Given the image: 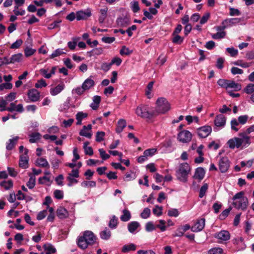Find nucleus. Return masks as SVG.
I'll return each mask as SVG.
<instances>
[{
    "label": "nucleus",
    "instance_id": "nucleus-1",
    "mask_svg": "<svg viewBox=\"0 0 254 254\" xmlns=\"http://www.w3.org/2000/svg\"><path fill=\"white\" fill-rule=\"evenodd\" d=\"M238 137H235L229 139L227 144L230 148H235L242 150L248 147L251 142L250 136L247 135L246 133H239Z\"/></svg>",
    "mask_w": 254,
    "mask_h": 254
},
{
    "label": "nucleus",
    "instance_id": "nucleus-2",
    "mask_svg": "<svg viewBox=\"0 0 254 254\" xmlns=\"http://www.w3.org/2000/svg\"><path fill=\"white\" fill-rule=\"evenodd\" d=\"M96 239V236L92 232L85 231L83 236L78 237L77 244L80 249L84 250L87 248L89 245L94 244Z\"/></svg>",
    "mask_w": 254,
    "mask_h": 254
},
{
    "label": "nucleus",
    "instance_id": "nucleus-3",
    "mask_svg": "<svg viewBox=\"0 0 254 254\" xmlns=\"http://www.w3.org/2000/svg\"><path fill=\"white\" fill-rule=\"evenodd\" d=\"M232 204L237 209L245 210L249 204L248 199L244 196V192L240 191L237 193L233 197Z\"/></svg>",
    "mask_w": 254,
    "mask_h": 254
},
{
    "label": "nucleus",
    "instance_id": "nucleus-4",
    "mask_svg": "<svg viewBox=\"0 0 254 254\" xmlns=\"http://www.w3.org/2000/svg\"><path fill=\"white\" fill-rule=\"evenodd\" d=\"M190 171V168L187 163H183L180 165L176 171L177 179L181 182L186 183L188 181V175Z\"/></svg>",
    "mask_w": 254,
    "mask_h": 254
},
{
    "label": "nucleus",
    "instance_id": "nucleus-5",
    "mask_svg": "<svg viewBox=\"0 0 254 254\" xmlns=\"http://www.w3.org/2000/svg\"><path fill=\"white\" fill-rule=\"evenodd\" d=\"M155 112L158 114H165L170 109V105L164 98H159L156 102Z\"/></svg>",
    "mask_w": 254,
    "mask_h": 254
},
{
    "label": "nucleus",
    "instance_id": "nucleus-6",
    "mask_svg": "<svg viewBox=\"0 0 254 254\" xmlns=\"http://www.w3.org/2000/svg\"><path fill=\"white\" fill-rule=\"evenodd\" d=\"M135 114L137 116L144 119H149L155 114L154 112H149L148 107L145 105H140L137 106L135 110Z\"/></svg>",
    "mask_w": 254,
    "mask_h": 254
},
{
    "label": "nucleus",
    "instance_id": "nucleus-7",
    "mask_svg": "<svg viewBox=\"0 0 254 254\" xmlns=\"http://www.w3.org/2000/svg\"><path fill=\"white\" fill-rule=\"evenodd\" d=\"M177 138L179 141L187 143L191 140L192 135L189 131L184 130L178 133Z\"/></svg>",
    "mask_w": 254,
    "mask_h": 254
},
{
    "label": "nucleus",
    "instance_id": "nucleus-8",
    "mask_svg": "<svg viewBox=\"0 0 254 254\" xmlns=\"http://www.w3.org/2000/svg\"><path fill=\"white\" fill-rule=\"evenodd\" d=\"M205 224V220L204 218L198 219L191 227V230L193 232H200L204 228Z\"/></svg>",
    "mask_w": 254,
    "mask_h": 254
},
{
    "label": "nucleus",
    "instance_id": "nucleus-9",
    "mask_svg": "<svg viewBox=\"0 0 254 254\" xmlns=\"http://www.w3.org/2000/svg\"><path fill=\"white\" fill-rule=\"evenodd\" d=\"M230 167V162L226 157L221 158L219 162V169L221 173L226 172Z\"/></svg>",
    "mask_w": 254,
    "mask_h": 254
},
{
    "label": "nucleus",
    "instance_id": "nucleus-10",
    "mask_svg": "<svg viewBox=\"0 0 254 254\" xmlns=\"http://www.w3.org/2000/svg\"><path fill=\"white\" fill-rule=\"evenodd\" d=\"M27 96L30 102H35L40 99V93L35 89H31L28 90Z\"/></svg>",
    "mask_w": 254,
    "mask_h": 254
},
{
    "label": "nucleus",
    "instance_id": "nucleus-11",
    "mask_svg": "<svg viewBox=\"0 0 254 254\" xmlns=\"http://www.w3.org/2000/svg\"><path fill=\"white\" fill-rule=\"evenodd\" d=\"M212 128L210 126H203L197 129V134L201 138L208 136L211 133Z\"/></svg>",
    "mask_w": 254,
    "mask_h": 254
},
{
    "label": "nucleus",
    "instance_id": "nucleus-12",
    "mask_svg": "<svg viewBox=\"0 0 254 254\" xmlns=\"http://www.w3.org/2000/svg\"><path fill=\"white\" fill-rule=\"evenodd\" d=\"M116 22L118 26L125 27L130 24V20L128 16L125 15L118 17Z\"/></svg>",
    "mask_w": 254,
    "mask_h": 254
},
{
    "label": "nucleus",
    "instance_id": "nucleus-13",
    "mask_svg": "<svg viewBox=\"0 0 254 254\" xmlns=\"http://www.w3.org/2000/svg\"><path fill=\"white\" fill-rule=\"evenodd\" d=\"M91 15V11L89 9L80 10L76 12V18L77 20H85Z\"/></svg>",
    "mask_w": 254,
    "mask_h": 254
},
{
    "label": "nucleus",
    "instance_id": "nucleus-14",
    "mask_svg": "<svg viewBox=\"0 0 254 254\" xmlns=\"http://www.w3.org/2000/svg\"><path fill=\"white\" fill-rule=\"evenodd\" d=\"M226 118L222 115H217L214 120V124L216 127H224L226 124Z\"/></svg>",
    "mask_w": 254,
    "mask_h": 254
},
{
    "label": "nucleus",
    "instance_id": "nucleus-15",
    "mask_svg": "<svg viewBox=\"0 0 254 254\" xmlns=\"http://www.w3.org/2000/svg\"><path fill=\"white\" fill-rule=\"evenodd\" d=\"M92 129V125H88V126H84L83 127V128L80 130L79 132V134L81 136H85L88 138H91L92 136V133L91 132H88V131L91 130Z\"/></svg>",
    "mask_w": 254,
    "mask_h": 254
},
{
    "label": "nucleus",
    "instance_id": "nucleus-16",
    "mask_svg": "<svg viewBox=\"0 0 254 254\" xmlns=\"http://www.w3.org/2000/svg\"><path fill=\"white\" fill-rule=\"evenodd\" d=\"M215 237L219 240L226 241L229 240L230 235L228 231L223 230L216 234Z\"/></svg>",
    "mask_w": 254,
    "mask_h": 254
},
{
    "label": "nucleus",
    "instance_id": "nucleus-17",
    "mask_svg": "<svg viewBox=\"0 0 254 254\" xmlns=\"http://www.w3.org/2000/svg\"><path fill=\"white\" fill-rule=\"evenodd\" d=\"M22 55L20 53L12 55L10 58L6 59L5 64L15 63L19 62L22 60Z\"/></svg>",
    "mask_w": 254,
    "mask_h": 254
},
{
    "label": "nucleus",
    "instance_id": "nucleus-18",
    "mask_svg": "<svg viewBox=\"0 0 254 254\" xmlns=\"http://www.w3.org/2000/svg\"><path fill=\"white\" fill-rule=\"evenodd\" d=\"M28 153V150L25 149L24 154L20 156L19 160V165L20 167L26 168L28 166V159L26 156Z\"/></svg>",
    "mask_w": 254,
    "mask_h": 254
},
{
    "label": "nucleus",
    "instance_id": "nucleus-19",
    "mask_svg": "<svg viewBox=\"0 0 254 254\" xmlns=\"http://www.w3.org/2000/svg\"><path fill=\"white\" fill-rule=\"evenodd\" d=\"M205 171L201 167H198L196 169L193 178L195 179L201 180L204 177Z\"/></svg>",
    "mask_w": 254,
    "mask_h": 254
},
{
    "label": "nucleus",
    "instance_id": "nucleus-20",
    "mask_svg": "<svg viewBox=\"0 0 254 254\" xmlns=\"http://www.w3.org/2000/svg\"><path fill=\"white\" fill-rule=\"evenodd\" d=\"M64 88V83L58 84L54 88H52L50 89V93L53 96H56L59 94Z\"/></svg>",
    "mask_w": 254,
    "mask_h": 254
},
{
    "label": "nucleus",
    "instance_id": "nucleus-21",
    "mask_svg": "<svg viewBox=\"0 0 254 254\" xmlns=\"http://www.w3.org/2000/svg\"><path fill=\"white\" fill-rule=\"evenodd\" d=\"M83 88L86 90H88L95 85L94 80L90 78H87L82 83Z\"/></svg>",
    "mask_w": 254,
    "mask_h": 254
},
{
    "label": "nucleus",
    "instance_id": "nucleus-22",
    "mask_svg": "<svg viewBox=\"0 0 254 254\" xmlns=\"http://www.w3.org/2000/svg\"><path fill=\"white\" fill-rule=\"evenodd\" d=\"M240 20L239 18H229L226 19L222 21V24H226L227 27H230L233 26L234 24H237L239 23Z\"/></svg>",
    "mask_w": 254,
    "mask_h": 254
},
{
    "label": "nucleus",
    "instance_id": "nucleus-23",
    "mask_svg": "<svg viewBox=\"0 0 254 254\" xmlns=\"http://www.w3.org/2000/svg\"><path fill=\"white\" fill-rule=\"evenodd\" d=\"M101 102V97L99 96H94L93 98V102L90 104V107L94 110H96Z\"/></svg>",
    "mask_w": 254,
    "mask_h": 254
},
{
    "label": "nucleus",
    "instance_id": "nucleus-24",
    "mask_svg": "<svg viewBox=\"0 0 254 254\" xmlns=\"http://www.w3.org/2000/svg\"><path fill=\"white\" fill-rule=\"evenodd\" d=\"M18 139V136H15L12 139H9L6 142V149L8 150H11L14 147L15 145L16 144Z\"/></svg>",
    "mask_w": 254,
    "mask_h": 254
},
{
    "label": "nucleus",
    "instance_id": "nucleus-25",
    "mask_svg": "<svg viewBox=\"0 0 254 254\" xmlns=\"http://www.w3.org/2000/svg\"><path fill=\"white\" fill-rule=\"evenodd\" d=\"M100 236L103 240H109L111 236V232L108 228H105L104 230L100 233Z\"/></svg>",
    "mask_w": 254,
    "mask_h": 254
},
{
    "label": "nucleus",
    "instance_id": "nucleus-26",
    "mask_svg": "<svg viewBox=\"0 0 254 254\" xmlns=\"http://www.w3.org/2000/svg\"><path fill=\"white\" fill-rule=\"evenodd\" d=\"M126 121L124 119H120L118 122L117 127L116 131L118 133H121L126 127Z\"/></svg>",
    "mask_w": 254,
    "mask_h": 254
},
{
    "label": "nucleus",
    "instance_id": "nucleus-27",
    "mask_svg": "<svg viewBox=\"0 0 254 254\" xmlns=\"http://www.w3.org/2000/svg\"><path fill=\"white\" fill-rule=\"evenodd\" d=\"M57 216L61 219H63L68 216L67 211L64 207H60L57 211Z\"/></svg>",
    "mask_w": 254,
    "mask_h": 254
},
{
    "label": "nucleus",
    "instance_id": "nucleus-28",
    "mask_svg": "<svg viewBox=\"0 0 254 254\" xmlns=\"http://www.w3.org/2000/svg\"><path fill=\"white\" fill-rule=\"evenodd\" d=\"M139 226V223L136 221L129 222L127 225L128 230L130 233H133Z\"/></svg>",
    "mask_w": 254,
    "mask_h": 254
},
{
    "label": "nucleus",
    "instance_id": "nucleus-29",
    "mask_svg": "<svg viewBox=\"0 0 254 254\" xmlns=\"http://www.w3.org/2000/svg\"><path fill=\"white\" fill-rule=\"evenodd\" d=\"M136 248L135 245L132 243L125 245L122 247V252L126 253L130 251H134L136 250Z\"/></svg>",
    "mask_w": 254,
    "mask_h": 254
},
{
    "label": "nucleus",
    "instance_id": "nucleus-30",
    "mask_svg": "<svg viewBox=\"0 0 254 254\" xmlns=\"http://www.w3.org/2000/svg\"><path fill=\"white\" fill-rule=\"evenodd\" d=\"M0 187L5 190H9L13 187V182L11 180L3 181L0 183Z\"/></svg>",
    "mask_w": 254,
    "mask_h": 254
},
{
    "label": "nucleus",
    "instance_id": "nucleus-31",
    "mask_svg": "<svg viewBox=\"0 0 254 254\" xmlns=\"http://www.w3.org/2000/svg\"><path fill=\"white\" fill-rule=\"evenodd\" d=\"M108 8L106 7L101 9L100 10V16L99 17V22L100 23H103L107 16Z\"/></svg>",
    "mask_w": 254,
    "mask_h": 254
},
{
    "label": "nucleus",
    "instance_id": "nucleus-32",
    "mask_svg": "<svg viewBox=\"0 0 254 254\" xmlns=\"http://www.w3.org/2000/svg\"><path fill=\"white\" fill-rule=\"evenodd\" d=\"M36 165L41 167H46L49 168L50 165L47 160L44 158H38L36 161Z\"/></svg>",
    "mask_w": 254,
    "mask_h": 254
},
{
    "label": "nucleus",
    "instance_id": "nucleus-33",
    "mask_svg": "<svg viewBox=\"0 0 254 254\" xmlns=\"http://www.w3.org/2000/svg\"><path fill=\"white\" fill-rule=\"evenodd\" d=\"M46 254H53L56 252L55 248L50 244H46L44 245Z\"/></svg>",
    "mask_w": 254,
    "mask_h": 254
},
{
    "label": "nucleus",
    "instance_id": "nucleus-34",
    "mask_svg": "<svg viewBox=\"0 0 254 254\" xmlns=\"http://www.w3.org/2000/svg\"><path fill=\"white\" fill-rule=\"evenodd\" d=\"M228 88H232L235 91H239L241 89L242 87L241 84L236 83L233 81L229 80L227 86Z\"/></svg>",
    "mask_w": 254,
    "mask_h": 254
},
{
    "label": "nucleus",
    "instance_id": "nucleus-35",
    "mask_svg": "<svg viewBox=\"0 0 254 254\" xmlns=\"http://www.w3.org/2000/svg\"><path fill=\"white\" fill-rule=\"evenodd\" d=\"M123 214L121 216V220L123 222L128 221L131 218L130 212L127 209L123 210Z\"/></svg>",
    "mask_w": 254,
    "mask_h": 254
},
{
    "label": "nucleus",
    "instance_id": "nucleus-36",
    "mask_svg": "<svg viewBox=\"0 0 254 254\" xmlns=\"http://www.w3.org/2000/svg\"><path fill=\"white\" fill-rule=\"evenodd\" d=\"M29 142L34 143L40 139L41 134L39 132H33L29 135Z\"/></svg>",
    "mask_w": 254,
    "mask_h": 254
},
{
    "label": "nucleus",
    "instance_id": "nucleus-37",
    "mask_svg": "<svg viewBox=\"0 0 254 254\" xmlns=\"http://www.w3.org/2000/svg\"><path fill=\"white\" fill-rule=\"evenodd\" d=\"M166 221L163 220H159L158 221V223L155 224L156 228H159L161 232H164L166 229L165 225Z\"/></svg>",
    "mask_w": 254,
    "mask_h": 254
},
{
    "label": "nucleus",
    "instance_id": "nucleus-38",
    "mask_svg": "<svg viewBox=\"0 0 254 254\" xmlns=\"http://www.w3.org/2000/svg\"><path fill=\"white\" fill-rule=\"evenodd\" d=\"M79 40V37H74L72 38V41H69L67 43V45L68 48L71 50H73L75 49L77 41Z\"/></svg>",
    "mask_w": 254,
    "mask_h": 254
},
{
    "label": "nucleus",
    "instance_id": "nucleus-39",
    "mask_svg": "<svg viewBox=\"0 0 254 254\" xmlns=\"http://www.w3.org/2000/svg\"><path fill=\"white\" fill-rule=\"evenodd\" d=\"M118 218L115 216H112L109 223V226L112 229H115L117 227L118 224Z\"/></svg>",
    "mask_w": 254,
    "mask_h": 254
},
{
    "label": "nucleus",
    "instance_id": "nucleus-40",
    "mask_svg": "<svg viewBox=\"0 0 254 254\" xmlns=\"http://www.w3.org/2000/svg\"><path fill=\"white\" fill-rule=\"evenodd\" d=\"M81 186L84 188L86 187H91L94 188L96 187V183L95 181H84L82 182L81 184Z\"/></svg>",
    "mask_w": 254,
    "mask_h": 254
},
{
    "label": "nucleus",
    "instance_id": "nucleus-41",
    "mask_svg": "<svg viewBox=\"0 0 254 254\" xmlns=\"http://www.w3.org/2000/svg\"><path fill=\"white\" fill-rule=\"evenodd\" d=\"M35 177L34 176H30L29 181L26 184L27 186L29 189H33L35 185Z\"/></svg>",
    "mask_w": 254,
    "mask_h": 254
},
{
    "label": "nucleus",
    "instance_id": "nucleus-42",
    "mask_svg": "<svg viewBox=\"0 0 254 254\" xmlns=\"http://www.w3.org/2000/svg\"><path fill=\"white\" fill-rule=\"evenodd\" d=\"M240 125V123L236 119H234L231 121V128L232 130L235 131H238L239 129L238 126Z\"/></svg>",
    "mask_w": 254,
    "mask_h": 254
},
{
    "label": "nucleus",
    "instance_id": "nucleus-43",
    "mask_svg": "<svg viewBox=\"0 0 254 254\" xmlns=\"http://www.w3.org/2000/svg\"><path fill=\"white\" fill-rule=\"evenodd\" d=\"M226 33L225 31L218 32L215 34L212 35V38L214 39H221L226 36Z\"/></svg>",
    "mask_w": 254,
    "mask_h": 254
},
{
    "label": "nucleus",
    "instance_id": "nucleus-44",
    "mask_svg": "<svg viewBox=\"0 0 254 254\" xmlns=\"http://www.w3.org/2000/svg\"><path fill=\"white\" fill-rule=\"evenodd\" d=\"M154 82L153 81L150 82L146 87L145 91V95L147 96L148 98L151 97V91L153 88Z\"/></svg>",
    "mask_w": 254,
    "mask_h": 254
},
{
    "label": "nucleus",
    "instance_id": "nucleus-45",
    "mask_svg": "<svg viewBox=\"0 0 254 254\" xmlns=\"http://www.w3.org/2000/svg\"><path fill=\"white\" fill-rule=\"evenodd\" d=\"M156 152L157 149L156 148H150L145 150L143 152V154L145 155L147 157H151L154 155Z\"/></svg>",
    "mask_w": 254,
    "mask_h": 254
},
{
    "label": "nucleus",
    "instance_id": "nucleus-46",
    "mask_svg": "<svg viewBox=\"0 0 254 254\" xmlns=\"http://www.w3.org/2000/svg\"><path fill=\"white\" fill-rule=\"evenodd\" d=\"M18 5H15L13 9V12L15 15H23L25 13V11L22 9H19Z\"/></svg>",
    "mask_w": 254,
    "mask_h": 254
},
{
    "label": "nucleus",
    "instance_id": "nucleus-47",
    "mask_svg": "<svg viewBox=\"0 0 254 254\" xmlns=\"http://www.w3.org/2000/svg\"><path fill=\"white\" fill-rule=\"evenodd\" d=\"M223 250L220 248H214L209 250L208 254H222Z\"/></svg>",
    "mask_w": 254,
    "mask_h": 254
},
{
    "label": "nucleus",
    "instance_id": "nucleus-48",
    "mask_svg": "<svg viewBox=\"0 0 254 254\" xmlns=\"http://www.w3.org/2000/svg\"><path fill=\"white\" fill-rule=\"evenodd\" d=\"M155 225H154L152 222H148L145 225V230L147 232H151L155 230Z\"/></svg>",
    "mask_w": 254,
    "mask_h": 254
},
{
    "label": "nucleus",
    "instance_id": "nucleus-49",
    "mask_svg": "<svg viewBox=\"0 0 254 254\" xmlns=\"http://www.w3.org/2000/svg\"><path fill=\"white\" fill-rule=\"evenodd\" d=\"M150 210L148 208H145L140 214V216L143 219H147L150 215Z\"/></svg>",
    "mask_w": 254,
    "mask_h": 254
},
{
    "label": "nucleus",
    "instance_id": "nucleus-50",
    "mask_svg": "<svg viewBox=\"0 0 254 254\" xmlns=\"http://www.w3.org/2000/svg\"><path fill=\"white\" fill-rule=\"evenodd\" d=\"M64 54H65V52L63 51V49H58L54 51V52L51 55L50 58L53 59Z\"/></svg>",
    "mask_w": 254,
    "mask_h": 254
},
{
    "label": "nucleus",
    "instance_id": "nucleus-51",
    "mask_svg": "<svg viewBox=\"0 0 254 254\" xmlns=\"http://www.w3.org/2000/svg\"><path fill=\"white\" fill-rule=\"evenodd\" d=\"M76 178L71 177L70 176H67L66 178L67 181L68 182L67 184V186L69 187L72 186L73 184H76L78 182V181L76 179Z\"/></svg>",
    "mask_w": 254,
    "mask_h": 254
},
{
    "label": "nucleus",
    "instance_id": "nucleus-52",
    "mask_svg": "<svg viewBox=\"0 0 254 254\" xmlns=\"http://www.w3.org/2000/svg\"><path fill=\"white\" fill-rule=\"evenodd\" d=\"M231 209L232 208L229 207L224 210L219 215V218L221 220H224L228 216Z\"/></svg>",
    "mask_w": 254,
    "mask_h": 254
},
{
    "label": "nucleus",
    "instance_id": "nucleus-53",
    "mask_svg": "<svg viewBox=\"0 0 254 254\" xmlns=\"http://www.w3.org/2000/svg\"><path fill=\"white\" fill-rule=\"evenodd\" d=\"M208 189V185L207 184H204L200 188V191H199V196L200 198L203 197L205 194V193Z\"/></svg>",
    "mask_w": 254,
    "mask_h": 254
},
{
    "label": "nucleus",
    "instance_id": "nucleus-54",
    "mask_svg": "<svg viewBox=\"0 0 254 254\" xmlns=\"http://www.w3.org/2000/svg\"><path fill=\"white\" fill-rule=\"evenodd\" d=\"M168 215L170 217H177L179 215V212L178 209L175 208H172L168 211Z\"/></svg>",
    "mask_w": 254,
    "mask_h": 254
},
{
    "label": "nucleus",
    "instance_id": "nucleus-55",
    "mask_svg": "<svg viewBox=\"0 0 254 254\" xmlns=\"http://www.w3.org/2000/svg\"><path fill=\"white\" fill-rule=\"evenodd\" d=\"M244 91L248 94H252L254 92V84H249L244 89Z\"/></svg>",
    "mask_w": 254,
    "mask_h": 254
},
{
    "label": "nucleus",
    "instance_id": "nucleus-56",
    "mask_svg": "<svg viewBox=\"0 0 254 254\" xmlns=\"http://www.w3.org/2000/svg\"><path fill=\"white\" fill-rule=\"evenodd\" d=\"M132 51L130 50L126 46L122 47L120 50V53L121 55H129L132 53Z\"/></svg>",
    "mask_w": 254,
    "mask_h": 254
},
{
    "label": "nucleus",
    "instance_id": "nucleus-57",
    "mask_svg": "<svg viewBox=\"0 0 254 254\" xmlns=\"http://www.w3.org/2000/svg\"><path fill=\"white\" fill-rule=\"evenodd\" d=\"M174 37L172 39V42L175 44H180L183 41V38L178 35H173Z\"/></svg>",
    "mask_w": 254,
    "mask_h": 254
},
{
    "label": "nucleus",
    "instance_id": "nucleus-58",
    "mask_svg": "<svg viewBox=\"0 0 254 254\" xmlns=\"http://www.w3.org/2000/svg\"><path fill=\"white\" fill-rule=\"evenodd\" d=\"M153 213L157 216H159L162 214V207L158 205L155 206V208L153 209Z\"/></svg>",
    "mask_w": 254,
    "mask_h": 254
},
{
    "label": "nucleus",
    "instance_id": "nucleus-59",
    "mask_svg": "<svg viewBox=\"0 0 254 254\" xmlns=\"http://www.w3.org/2000/svg\"><path fill=\"white\" fill-rule=\"evenodd\" d=\"M229 80L224 79H219L217 81V84L223 88H225L227 89L228 83Z\"/></svg>",
    "mask_w": 254,
    "mask_h": 254
},
{
    "label": "nucleus",
    "instance_id": "nucleus-60",
    "mask_svg": "<svg viewBox=\"0 0 254 254\" xmlns=\"http://www.w3.org/2000/svg\"><path fill=\"white\" fill-rule=\"evenodd\" d=\"M99 152L100 153L101 157L103 160H107L110 157V155L106 153L105 151L103 148L99 149Z\"/></svg>",
    "mask_w": 254,
    "mask_h": 254
},
{
    "label": "nucleus",
    "instance_id": "nucleus-61",
    "mask_svg": "<svg viewBox=\"0 0 254 254\" xmlns=\"http://www.w3.org/2000/svg\"><path fill=\"white\" fill-rule=\"evenodd\" d=\"M47 85L46 81L43 79H41L37 82L35 85V87L37 88H42L43 87H46Z\"/></svg>",
    "mask_w": 254,
    "mask_h": 254
},
{
    "label": "nucleus",
    "instance_id": "nucleus-62",
    "mask_svg": "<svg viewBox=\"0 0 254 254\" xmlns=\"http://www.w3.org/2000/svg\"><path fill=\"white\" fill-rule=\"evenodd\" d=\"M248 118L249 117L247 115L240 116L238 117L237 121L239 122L240 124L244 125L247 122Z\"/></svg>",
    "mask_w": 254,
    "mask_h": 254
},
{
    "label": "nucleus",
    "instance_id": "nucleus-63",
    "mask_svg": "<svg viewBox=\"0 0 254 254\" xmlns=\"http://www.w3.org/2000/svg\"><path fill=\"white\" fill-rule=\"evenodd\" d=\"M105 133L104 131H98L96 135V140L97 142H101L104 140Z\"/></svg>",
    "mask_w": 254,
    "mask_h": 254
},
{
    "label": "nucleus",
    "instance_id": "nucleus-64",
    "mask_svg": "<svg viewBox=\"0 0 254 254\" xmlns=\"http://www.w3.org/2000/svg\"><path fill=\"white\" fill-rule=\"evenodd\" d=\"M112 65L111 63H103L101 65V69L103 71L107 72L110 70V69L111 68Z\"/></svg>",
    "mask_w": 254,
    "mask_h": 254
}]
</instances>
